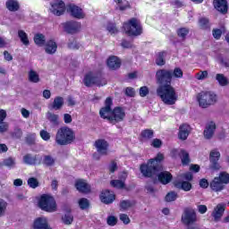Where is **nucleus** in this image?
Segmentation results:
<instances>
[{
    "instance_id": "obj_1",
    "label": "nucleus",
    "mask_w": 229,
    "mask_h": 229,
    "mask_svg": "<svg viewBox=\"0 0 229 229\" xmlns=\"http://www.w3.org/2000/svg\"><path fill=\"white\" fill-rule=\"evenodd\" d=\"M157 94L164 105L173 106L176 105V101H178V93L171 84L159 85Z\"/></svg>"
},
{
    "instance_id": "obj_2",
    "label": "nucleus",
    "mask_w": 229,
    "mask_h": 229,
    "mask_svg": "<svg viewBox=\"0 0 229 229\" xmlns=\"http://www.w3.org/2000/svg\"><path fill=\"white\" fill-rule=\"evenodd\" d=\"M165 156L163 153H157L155 158L150 159L148 163H144L140 166V171L146 178H151L157 173V165L163 162Z\"/></svg>"
},
{
    "instance_id": "obj_3",
    "label": "nucleus",
    "mask_w": 229,
    "mask_h": 229,
    "mask_svg": "<svg viewBox=\"0 0 229 229\" xmlns=\"http://www.w3.org/2000/svg\"><path fill=\"white\" fill-rule=\"evenodd\" d=\"M76 140L74 131L69 127H62L58 129L55 135V142L59 146H67L72 144Z\"/></svg>"
},
{
    "instance_id": "obj_4",
    "label": "nucleus",
    "mask_w": 229,
    "mask_h": 229,
    "mask_svg": "<svg viewBox=\"0 0 229 229\" xmlns=\"http://www.w3.org/2000/svg\"><path fill=\"white\" fill-rule=\"evenodd\" d=\"M197 99L201 108H208L217 103V95L212 91H201L198 94Z\"/></svg>"
},
{
    "instance_id": "obj_5",
    "label": "nucleus",
    "mask_w": 229,
    "mask_h": 229,
    "mask_svg": "<svg viewBox=\"0 0 229 229\" xmlns=\"http://www.w3.org/2000/svg\"><path fill=\"white\" fill-rule=\"evenodd\" d=\"M38 207L45 212H56V200L49 194H44L39 198Z\"/></svg>"
},
{
    "instance_id": "obj_6",
    "label": "nucleus",
    "mask_w": 229,
    "mask_h": 229,
    "mask_svg": "<svg viewBox=\"0 0 229 229\" xmlns=\"http://www.w3.org/2000/svg\"><path fill=\"white\" fill-rule=\"evenodd\" d=\"M83 83L86 87H92L93 85L103 87L104 85H106V80L97 73L89 72L85 74Z\"/></svg>"
},
{
    "instance_id": "obj_7",
    "label": "nucleus",
    "mask_w": 229,
    "mask_h": 229,
    "mask_svg": "<svg viewBox=\"0 0 229 229\" xmlns=\"http://www.w3.org/2000/svg\"><path fill=\"white\" fill-rule=\"evenodd\" d=\"M123 29L126 35L130 37H137L142 33V27L140 26V21L139 20L132 18L129 22L123 24Z\"/></svg>"
},
{
    "instance_id": "obj_8",
    "label": "nucleus",
    "mask_w": 229,
    "mask_h": 229,
    "mask_svg": "<svg viewBox=\"0 0 229 229\" xmlns=\"http://www.w3.org/2000/svg\"><path fill=\"white\" fill-rule=\"evenodd\" d=\"M173 72L167 70H158L156 73V80L159 85H171Z\"/></svg>"
},
{
    "instance_id": "obj_9",
    "label": "nucleus",
    "mask_w": 229,
    "mask_h": 229,
    "mask_svg": "<svg viewBox=\"0 0 229 229\" xmlns=\"http://www.w3.org/2000/svg\"><path fill=\"white\" fill-rule=\"evenodd\" d=\"M49 12L57 17L64 15L65 13V3L62 0H54L50 3Z\"/></svg>"
},
{
    "instance_id": "obj_10",
    "label": "nucleus",
    "mask_w": 229,
    "mask_h": 229,
    "mask_svg": "<svg viewBox=\"0 0 229 229\" xmlns=\"http://www.w3.org/2000/svg\"><path fill=\"white\" fill-rule=\"evenodd\" d=\"M182 221L183 225L189 226V225H194L198 221V215L196 211L192 208H186L182 216Z\"/></svg>"
},
{
    "instance_id": "obj_11",
    "label": "nucleus",
    "mask_w": 229,
    "mask_h": 229,
    "mask_svg": "<svg viewBox=\"0 0 229 229\" xmlns=\"http://www.w3.org/2000/svg\"><path fill=\"white\" fill-rule=\"evenodd\" d=\"M112 98H107L106 99L105 107L100 109L99 114L102 119H107L110 123H112V117L114 111H112Z\"/></svg>"
},
{
    "instance_id": "obj_12",
    "label": "nucleus",
    "mask_w": 229,
    "mask_h": 229,
    "mask_svg": "<svg viewBox=\"0 0 229 229\" xmlns=\"http://www.w3.org/2000/svg\"><path fill=\"white\" fill-rule=\"evenodd\" d=\"M219 158H221V153L217 149H213L209 153V162H210V169L213 171H217L221 169V165H219Z\"/></svg>"
},
{
    "instance_id": "obj_13",
    "label": "nucleus",
    "mask_w": 229,
    "mask_h": 229,
    "mask_svg": "<svg viewBox=\"0 0 229 229\" xmlns=\"http://www.w3.org/2000/svg\"><path fill=\"white\" fill-rule=\"evenodd\" d=\"M125 116L126 113H124V109H123L122 107H115L113 110V117L111 123L113 124H115V123H121V121H123Z\"/></svg>"
},
{
    "instance_id": "obj_14",
    "label": "nucleus",
    "mask_w": 229,
    "mask_h": 229,
    "mask_svg": "<svg viewBox=\"0 0 229 229\" xmlns=\"http://www.w3.org/2000/svg\"><path fill=\"white\" fill-rule=\"evenodd\" d=\"M95 148L98 155H108V142L105 140H98L95 142Z\"/></svg>"
},
{
    "instance_id": "obj_15",
    "label": "nucleus",
    "mask_w": 229,
    "mask_h": 229,
    "mask_svg": "<svg viewBox=\"0 0 229 229\" xmlns=\"http://www.w3.org/2000/svg\"><path fill=\"white\" fill-rule=\"evenodd\" d=\"M100 200L106 205H110V203L115 201V194L108 190L103 191L100 194Z\"/></svg>"
},
{
    "instance_id": "obj_16",
    "label": "nucleus",
    "mask_w": 229,
    "mask_h": 229,
    "mask_svg": "<svg viewBox=\"0 0 229 229\" xmlns=\"http://www.w3.org/2000/svg\"><path fill=\"white\" fill-rule=\"evenodd\" d=\"M68 12L75 19H84L85 18V13H83V10L77 5L70 4L68 6Z\"/></svg>"
},
{
    "instance_id": "obj_17",
    "label": "nucleus",
    "mask_w": 229,
    "mask_h": 229,
    "mask_svg": "<svg viewBox=\"0 0 229 229\" xmlns=\"http://www.w3.org/2000/svg\"><path fill=\"white\" fill-rule=\"evenodd\" d=\"M63 26L67 33H76L81 28V24L78 21H67Z\"/></svg>"
},
{
    "instance_id": "obj_18",
    "label": "nucleus",
    "mask_w": 229,
    "mask_h": 229,
    "mask_svg": "<svg viewBox=\"0 0 229 229\" xmlns=\"http://www.w3.org/2000/svg\"><path fill=\"white\" fill-rule=\"evenodd\" d=\"M225 208H226V205L220 203L218 204L213 210L211 216L214 217L215 221H219L223 217V214H225Z\"/></svg>"
},
{
    "instance_id": "obj_19",
    "label": "nucleus",
    "mask_w": 229,
    "mask_h": 229,
    "mask_svg": "<svg viewBox=\"0 0 229 229\" xmlns=\"http://www.w3.org/2000/svg\"><path fill=\"white\" fill-rule=\"evenodd\" d=\"M75 188L79 192H82L83 194H89L90 192V185L85 180L80 179L76 181Z\"/></svg>"
},
{
    "instance_id": "obj_20",
    "label": "nucleus",
    "mask_w": 229,
    "mask_h": 229,
    "mask_svg": "<svg viewBox=\"0 0 229 229\" xmlns=\"http://www.w3.org/2000/svg\"><path fill=\"white\" fill-rule=\"evenodd\" d=\"M213 4L220 13H226L228 12V3L226 0H214Z\"/></svg>"
},
{
    "instance_id": "obj_21",
    "label": "nucleus",
    "mask_w": 229,
    "mask_h": 229,
    "mask_svg": "<svg viewBox=\"0 0 229 229\" xmlns=\"http://www.w3.org/2000/svg\"><path fill=\"white\" fill-rule=\"evenodd\" d=\"M216 131V123L209 122L204 130V137L205 139L210 140L214 137V133Z\"/></svg>"
},
{
    "instance_id": "obj_22",
    "label": "nucleus",
    "mask_w": 229,
    "mask_h": 229,
    "mask_svg": "<svg viewBox=\"0 0 229 229\" xmlns=\"http://www.w3.org/2000/svg\"><path fill=\"white\" fill-rule=\"evenodd\" d=\"M106 64L109 69H119V67H121V59L117 58L115 55H112L107 59Z\"/></svg>"
},
{
    "instance_id": "obj_23",
    "label": "nucleus",
    "mask_w": 229,
    "mask_h": 229,
    "mask_svg": "<svg viewBox=\"0 0 229 229\" xmlns=\"http://www.w3.org/2000/svg\"><path fill=\"white\" fill-rule=\"evenodd\" d=\"M190 133H191V126H189V124H182L180 126L179 139H181V140H186Z\"/></svg>"
},
{
    "instance_id": "obj_24",
    "label": "nucleus",
    "mask_w": 229,
    "mask_h": 229,
    "mask_svg": "<svg viewBox=\"0 0 229 229\" xmlns=\"http://www.w3.org/2000/svg\"><path fill=\"white\" fill-rule=\"evenodd\" d=\"M128 177L126 173H123L120 180H113L111 181L112 187L114 189H124V180Z\"/></svg>"
},
{
    "instance_id": "obj_25",
    "label": "nucleus",
    "mask_w": 229,
    "mask_h": 229,
    "mask_svg": "<svg viewBox=\"0 0 229 229\" xmlns=\"http://www.w3.org/2000/svg\"><path fill=\"white\" fill-rule=\"evenodd\" d=\"M210 187L212 191H215V192H219L225 189V185L220 181L218 177H216L210 183Z\"/></svg>"
},
{
    "instance_id": "obj_26",
    "label": "nucleus",
    "mask_w": 229,
    "mask_h": 229,
    "mask_svg": "<svg viewBox=\"0 0 229 229\" xmlns=\"http://www.w3.org/2000/svg\"><path fill=\"white\" fill-rule=\"evenodd\" d=\"M56 49H58L56 42L54 40H49L47 42L45 51L47 53V55H55V53H56Z\"/></svg>"
},
{
    "instance_id": "obj_27",
    "label": "nucleus",
    "mask_w": 229,
    "mask_h": 229,
    "mask_svg": "<svg viewBox=\"0 0 229 229\" xmlns=\"http://www.w3.org/2000/svg\"><path fill=\"white\" fill-rule=\"evenodd\" d=\"M158 180L163 183L164 185H167L171 180H173V175L169 172H161L158 174Z\"/></svg>"
},
{
    "instance_id": "obj_28",
    "label": "nucleus",
    "mask_w": 229,
    "mask_h": 229,
    "mask_svg": "<svg viewBox=\"0 0 229 229\" xmlns=\"http://www.w3.org/2000/svg\"><path fill=\"white\" fill-rule=\"evenodd\" d=\"M64 98L55 97L54 98L53 103L50 106V108L52 110H61V108L64 106Z\"/></svg>"
},
{
    "instance_id": "obj_29",
    "label": "nucleus",
    "mask_w": 229,
    "mask_h": 229,
    "mask_svg": "<svg viewBox=\"0 0 229 229\" xmlns=\"http://www.w3.org/2000/svg\"><path fill=\"white\" fill-rule=\"evenodd\" d=\"M174 187H176V189H182V191H185L186 192H189V191H191V189H192V184H191V182H180L178 181H174Z\"/></svg>"
},
{
    "instance_id": "obj_30",
    "label": "nucleus",
    "mask_w": 229,
    "mask_h": 229,
    "mask_svg": "<svg viewBox=\"0 0 229 229\" xmlns=\"http://www.w3.org/2000/svg\"><path fill=\"white\" fill-rule=\"evenodd\" d=\"M216 80L220 87H226L227 85H229L228 78H226V76H225V74L223 73H217L216 75Z\"/></svg>"
},
{
    "instance_id": "obj_31",
    "label": "nucleus",
    "mask_w": 229,
    "mask_h": 229,
    "mask_svg": "<svg viewBox=\"0 0 229 229\" xmlns=\"http://www.w3.org/2000/svg\"><path fill=\"white\" fill-rule=\"evenodd\" d=\"M6 8L9 12H17L20 8L19 2L17 0H9L6 2Z\"/></svg>"
},
{
    "instance_id": "obj_32",
    "label": "nucleus",
    "mask_w": 229,
    "mask_h": 229,
    "mask_svg": "<svg viewBox=\"0 0 229 229\" xmlns=\"http://www.w3.org/2000/svg\"><path fill=\"white\" fill-rule=\"evenodd\" d=\"M29 81H31V83H38V81H40V76L37 72L30 70L29 72Z\"/></svg>"
},
{
    "instance_id": "obj_33",
    "label": "nucleus",
    "mask_w": 229,
    "mask_h": 229,
    "mask_svg": "<svg viewBox=\"0 0 229 229\" xmlns=\"http://www.w3.org/2000/svg\"><path fill=\"white\" fill-rule=\"evenodd\" d=\"M18 37L20 38L23 46H30V39H28V34L24 32V30H19Z\"/></svg>"
},
{
    "instance_id": "obj_34",
    "label": "nucleus",
    "mask_w": 229,
    "mask_h": 229,
    "mask_svg": "<svg viewBox=\"0 0 229 229\" xmlns=\"http://www.w3.org/2000/svg\"><path fill=\"white\" fill-rule=\"evenodd\" d=\"M34 42L37 46L42 47L46 44V37L42 34H36L34 37Z\"/></svg>"
},
{
    "instance_id": "obj_35",
    "label": "nucleus",
    "mask_w": 229,
    "mask_h": 229,
    "mask_svg": "<svg viewBox=\"0 0 229 229\" xmlns=\"http://www.w3.org/2000/svg\"><path fill=\"white\" fill-rule=\"evenodd\" d=\"M23 162H24V164H27L28 165H33L37 162V157H33L30 154H27L23 157Z\"/></svg>"
},
{
    "instance_id": "obj_36",
    "label": "nucleus",
    "mask_w": 229,
    "mask_h": 229,
    "mask_svg": "<svg viewBox=\"0 0 229 229\" xmlns=\"http://www.w3.org/2000/svg\"><path fill=\"white\" fill-rule=\"evenodd\" d=\"M47 119L48 121H50V123H52V124H58V119H59L58 114H55L51 112H48L47 114Z\"/></svg>"
},
{
    "instance_id": "obj_37",
    "label": "nucleus",
    "mask_w": 229,
    "mask_h": 229,
    "mask_svg": "<svg viewBox=\"0 0 229 229\" xmlns=\"http://www.w3.org/2000/svg\"><path fill=\"white\" fill-rule=\"evenodd\" d=\"M177 199L178 193H176L175 191L168 192L165 198V201H167L168 203H171V201H176Z\"/></svg>"
},
{
    "instance_id": "obj_38",
    "label": "nucleus",
    "mask_w": 229,
    "mask_h": 229,
    "mask_svg": "<svg viewBox=\"0 0 229 229\" xmlns=\"http://www.w3.org/2000/svg\"><path fill=\"white\" fill-rule=\"evenodd\" d=\"M133 207V202L130 200H123L120 203L121 210H128V208H131Z\"/></svg>"
},
{
    "instance_id": "obj_39",
    "label": "nucleus",
    "mask_w": 229,
    "mask_h": 229,
    "mask_svg": "<svg viewBox=\"0 0 229 229\" xmlns=\"http://www.w3.org/2000/svg\"><path fill=\"white\" fill-rule=\"evenodd\" d=\"M165 56V52H161L157 55V57L156 59L157 65H165V60H164Z\"/></svg>"
},
{
    "instance_id": "obj_40",
    "label": "nucleus",
    "mask_w": 229,
    "mask_h": 229,
    "mask_svg": "<svg viewBox=\"0 0 229 229\" xmlns=\"http://www.w3.org/2000/svg\"><path fill=\"white\" fill-rule=\"evenodd\" d=\"M27 183L30 189H37V187H38V180L34 177L29 178Z\"/></svg>"
},
{
    "instance_id": "obj_41",
    "label": "nucleus",
    "mask_w": 229,
    "mask_h": 229,
    "mask_svg": "<svg viewBox=\"0 0 229 229\" xmlns=\"http://www.w3.org/2000/svg\"><path fill=\"white\" fill-rule=\"evenodd\" d=\"M196 80L203 81L208 78V72L207 71H200L195 75Z\"/></svg>"
},
{
    "instance_id": "obj_42",
    "label": "nucleus",
    "mask_w": 229,
    "mask_h": 229,
    "mask_svg": "<svg viewBox=\"0 0 229 229\" xmlns=\"http://www.w3.org/2000/svg\"><path fill=\"white\" fill-rule=\"evenodd\" d=\"M62 219L64 225H72V221H74V217L72 215H71V213L64 215Z\"/></svg>"
},
{
    "instance_id": "obj_43",
    "label": "nucleus",
    "mask_w": 229,
    "mask_h": 229,
    "mask_svg": "<svg viewBox=\"0 0 229 229\" xmlns=\"http://www.w3.org/2000/svg\"><path fill=\"white\" fill-rule=\"evenodd\" d=\"M182 153H183V150L182 149L173 148L170 152V157H172V158H180Z\"/></svg>"
},
{
    "instance_id": "obj_44",
    "label": "nucleus",
    "mask_w": 229,
    "mask_h": 229,
    "mask_svg": "<svg viewBox=\"0 0 229 229\" xmlns=\"http://www.w3.org/2000/svg\"><path fill=\"white\" fill-rule=\"evenodd\" d=\"M181 160L182 165H187L189 162H191V159L189 158V153L185 152V150H182V154H181Z\"/></svg>"
},
{
    "instance_id": "obj_45",
    "label": "nucleus",
    "mask_w": 229,
    "mask_h": 229,
    "mask_svg": "<svg viewBox=\"0 0 229 229\" xmlns=\"http://www.w3.org/2000/svg\"><path fill=\"white\" fill-rule=\"evenodd\" d=\"M114 3H116L120 10H126V8H128V3L126 0H114Z\"/></svg>"
},
{
    "instance_id": "obj_46",
    "label": "nucleus",
    "mask_w": 229,
    "mask_h": 229,
    "mask_svg": "<svg viewBox=\"0 0 229 229\" xmlns=\"http://www.w3.org/2000/svg\"><path fill=\"white\" fill-rule=\"evenodd\" d=\"M79 207L81 208V210H85L86 208H89V199L82 198L79 200Z\"/></svg>"
},
{
    "instance_id": "obj_47",
    "label": "nucleus",
    "mask_w": 229,
    "mask_h": 229,
    "mask_svg": "<svg viewBox=\"0 0 229 229\" xmlns=\"http://www.w3.org/2000/svg\"><path fill=\"white\" fill-rule=\"evenodd\" d=\"M3 164L6 167H15V159L9 157L4 160Z\"/></svg>"
},
{
    "instance_id": "obj_48",
    "label": "nucleus",
    "mask_w": 229,
    "mask_h": 229,
    "mask_svg": "<svg viewBox=\"0 0 229 229\" xmlns=\"http://www.w3.org/2000/svg\"><path fill=\"white\" fill-rule=\"evenodd\" d=\"M199 25L200 28H202V30H207V28H208V26H209L208 19H207V18L199 19Z\"/></svg>"
},
{
    "instance_id": "obj_49",
    "label": "nucleus",
    "mask_w": 229,
    "mask_h": 229,
    "mask_svg": "<svg viewBox=\"0 0 229 229\" xmlns=\"http://www.w3.org/2000/svg\"><path fill=\"white\" fill-rule=\"evenodd\" d=\"M217 178H219L222 184L229 183V174L226 173L220 174L219 177H217Z\"/></svg>"
},
{
    "instance_id": "obj_50",
    "label": "nucleus",
    "mask_w": 229,
    "mask_h": 229,
    "mask_svg": "<svg viewBox=\"0 0 229 229\" xmlns=\"http://www.w3.org/2000/svg\"><path fill=\"white\" fill-rule=\"evenodd\" d=\"M106 30H107V31H109V33L111 34V35H115V33H118V30H117V27H115L114 25V23H109L108 25H107V27H106Z\"/></svg>"
},
{
    "instance_id": "obj_51",
    "label": "nucleus",
    "mask_w": 229,
    "mask_h": 229,
    "mask_svg": "<svg viewBox=\"0 0 229 229\" xmlns=\"http://www.w3.org/2000/svg\"><path fill=\"white\" fill-rule=\"evenodd\" d=\"M6 201L0 199V217L4 216V212H6Z\"/></svg>"
},
{
    "instance_id": "obj_52",
    "label": "nucleus",
    "mask_w": 229,
    "mask_h": 229,
    "mask_svg": "<svg viewBox=\"0 0 229 229\" xmlns=\"http://www.w3.org/2000/svg\"><path fill=\"white\" fill-rule=\"evenodd\" d=\"M221 35H223V30L221 29H214L213 30V37L216 40H219L221 38Z\"/></svg>"
},
{
    "instance_id": "obj_53",
    "label": "nucleus",
    "mask_w": 229,
    "mask_h": 229,
    "mask_svg": "<svg viewBox=\"0 0 229 229\" xmlns=\"http://www.w3.org/2000/svg\"><path fill=\"white\" fill-rule=\"evenodd\" d=\"M141 137H143V139H151V137H153V131L151 130L142 131Z\"/></svg>"
},
{
    "instance_id": "obj_54",
    "label": "nucleus",
    "mask_w": 229,
    "mask_h": 229,
    "mask_svg": "<svg viewBox=\"0 0 229 229\" xmlns=\"http://www.w3.org/2000/svg\"><path fill=\"white\" fill-rule=\"evenodd\" d=\"M179 37H181V38H185V37H187V35H189V29H185V28H182V29H180L178 31H177Z\"/></svg>"
},
{
    "instance_id": "obj_55",
    "label": "nucleus",
    "mask_w": 229,
    "mask_h": 229,
    "mask_svg": "<svg viewBox=\"0 0 229 229\" xmlns=\"http://www.w3.org/2000/svg\"><path fill=\"white\" fill-rule=\"evenodd\" d=\"M40 137L41 139H43V140H49V139H51V134H49V132H47V131L42 130L40 131Z\"/></svg>"
},
{
    "instance_id": "obj_56",
    "label": "nucleus",
    "mask_w": 229,
    "mask_h": 229,
    "mask_svg": "<svg viewBox=\"0 0 229 229\" xmlns=\"http://www.w3.org/2000/svg\"><path fill=\"white\" fill-rule=\"evenodd\" d=\"M44 164H46V165H53V164H55V158L51 156H46L44 158Z\"/></svg>"
},
{
    "instance_id": "obj_57",
    "label": "nucleus",
    "mask_w": 229,
    "mask_h": 229,
    "mask_svg": "<svg viewBox=\"0 0 229 229\" xmlns=\"http://www.w3.org/2000/svg\"><path fill=\"white\" fill-rule=\"evenodd\" d=\"M148 94H149V89H148V87L143 86L140 89V96L141 98H146Z\"/></svg>"
},
{
    "instance_id": "obj_58",
    "label": "nucleus",
    "mask_w": 229,
    "mask_h": 229,
    "mask_svg": "<svg viewBox=\"0 0 229 229\" xmlns=\"http://www.w3.org/2000/svg\"><path fill=\"white\" fill-rule=\"evenodd\" d=\"M120 221H123V225H130V216H128L126 214H121Z\"/></svg>"
},
{
    "instance_id": "obj_59",
    "label": "nucleus",
    "mask_w": 229,
    "mask_h": 229,
    "mask_svg": "<svg viewBox=\"0 0 229 229\" xmlns=\"http://www.w3.org/2000/svg\"><path fill=\"white\" fill-rule=\"evenodd\" d=\"M174 78H183V72L180 68H175L174 70Z\"/></svg>"
},
{
    "instance_id": "obj_60",
    "label": "nucleus",
    "mask_w": 229,
    "mask_h": 229,
    "mask_svg": "<svg viewBox=\"0 0 229 229\" xmlns=\"http://www.w3.org/2000/svg\"><path fill=\"white\" fill-rule=\"evenodd\" d=\"M107 225H109V226H115V225H117V218L115 216H109L107 218Z\"/></svg>"
},
{
    "instance_id": "obj_61",
    "label": "nucleus",
    "mask_w": 229,
    "mask_h": 229,
    "mask_svg": "<svg viewBox=\"0 0 229 229\" xmlns=\"http://www.w3.org/2000/svg\"><path fill=\"white\" fill-rule=\"evenodd\" d=\"M64 121L65 124H71V123H72V116L69 114H64Z\"/></svg>"
},
{
    "instance_id": "obj_62",
    "label": "nucleus",
    "mask_w": 229,
    "mask_h": 229,
    "mask_svg": "<svg viewBox=\"0 0 229 229\" xmlns=\"http://www.w3.org/2000/svg\"><path fill=\"white\" fill-rule=\"evenodd\" d=\"M125 94L130 98H133V96H135V90L133 89V88H126Z\"/></svg>"
},
{
    "instance_id": "obj_63",
    "label": "nucleus",
    "mask_w": 229,
    "mask_h": 229,
    "mask_svg": "<svg viewBox=\"0 0 229 229\" xmlns=\"http://www.w3.org/2000/svg\"><path fill=\"white\" fill-rule=\"evenodd\" d=\"M151 146H153V148H160V146H162V140L155 139L152 140Z\"/></svg>"
},
{
    "instance_id": "obj_64",
    "label": "nucleus",
    "mask_w": 229,
    "mask_h": 229,
    "mask_svg": "<svg viewBox=\"0 0 229 229\" xmlns=\"http://www.w3.org/2000/svg\"><path fill=\"white\" fill-rule=\"evenodd\" d=\"M8 131V123H0V133H4V131Z\"/></svg>"
}]
</instances>
